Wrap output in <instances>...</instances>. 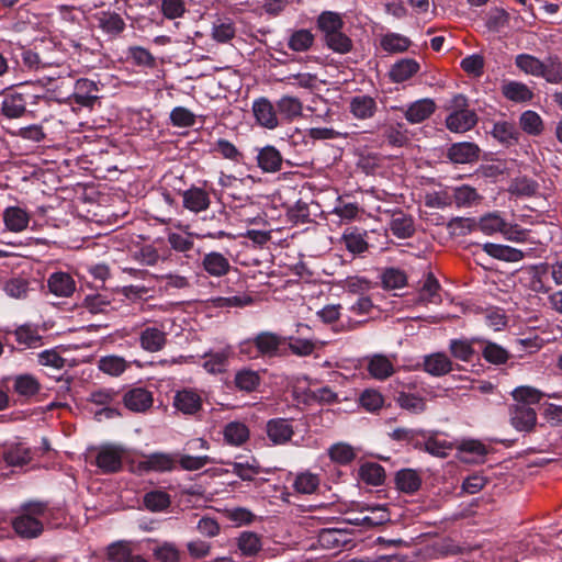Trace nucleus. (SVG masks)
I'll list each match as a JSON object with an SVG mask.
<instances>
[{
    "instance_id": "nucleus-64",
    "label": "nucleus",
    "mask_w": 562,
    "mask_h": 562,
    "mask_svg": "<svg viewBox=\"0 0 562 562\" xmlns=\"http://www.w3.org/2000/svg\"><path fill=\"white\" fill-rule=\"evenodd\" d=\"M328 454L334 462L346 465L356 458V452L350 445L335 443L329 450Z\"/></svg>"
},
{
    "instance_id": "nucleus-34",
    "label": "nucleus",
    "mask_w": 562,
    "mask_h": 562,
    "mask_svg": "<svg viewBox=\"0 0 562 562\" xmlns=\"http://www.w3.org/2000/svg\"><path fill=\"white\" fill-rule=\"evenodd\" d=\"M368 372L376 380H386L394 373L393 362L384 355H374L369 359Z\"/></svg>"
},
{
    "instance_id": "nucleus-36",
    "label": "nucleus",
    "mask_w": 562,
    "mask_h": 562,
    "mask_svg": "<svg viewBox=\"0 0 562 562\" xmlns=\"http://www.w3.org/2000/svg\"><path fill=\"white\" fill-rule=\"evenodd\" d=\"M15 340L24 348H38L43 345V337L38 328L33 325H21L14 330Z\"/></svg>"
},
{
    "instance_id": "nucleus-37",
    "label": "nucleus",
    "mask_w": 562,
    "mask_h": 562,
    "mask_svg": "<svg viewBox=\"0 0 562 562\" xmlns=\"http://www.w3.org/2000/svg\"><path fill=\"white\" fill-rule=\"evenodd\" d=\"M4 461L11 467H21L32 460L31 449L23 443H13L3 451Z\"/></svg>"
},
{
    "instance_id": "nucleus-16",
    "label": "nucleus",
    "mask_w": 562,
    "mask_h": 562,
    "mask_svg": "<svg viewBox=\"0 0 562 562\" xmlns=\"http://www.w3.org/2000/svg\"><path fill=\"white\" fill-rule=\"evenodd\" d=\"M202 268L211 277L222 278L229 273V259L218 251H210L202 258Z\"/></svg>"
},
{
    "instance_id": "nucleus-56",
    "label": "nucleus",
    "mask_w": 562,
    "mask_h": 562,
    "mask_svg": "<svg viewBox=\"0 0 562 562\" xmlns=\"http://www.w3.org/2000/svg\"><path fill=\"white\" fill-rule=\"evenodd\" d=\"M521 130L529 135H540L543 131V122L540 115L531 110L525 111L519 117Z\"/></svg>"
},
{
    "instance_id": "nucleus-10",
    "label": "nucleus",
    "mask_w": 562,
    "mask_h": 562,
    "mask_svg": "<svg viewBox=\"0 0 562 562\" xmlns=\"http://www.w3.org/2000/svg\"><path fill=\"white\" fill-rule=\"evenodd\" d=\"M123 403L131 412L145 413L153 406L154 396L148 389L134 386L124 393Z\"/></svg>"
},
{
    "instance_id": "nucleus-5",
    "label": "nucleus",
    "mask_w": 562,
    "mask_h": 562,
    "mask_svg": "<svg viewBox=\"0 0 562 562\" xmlns=\"http://www.w3.org/2000/svg\"><path fill=\"white\" fill-rule=\"evenodd\" d=\"M252 114L256 123L267 130H274L280 125V119L277 106L265 97L258 98L252 102Z\"/></svg>"
},
{
    "instance_id": "nucleus-46",
    "label": "nucleus",
    "mask_w": 562,
    "mask_h": 562,
    "mask_svg": "<svg viewBox=\"0 0 562 562\" xmlns=\"http://www.w3.org/2000/svg\"><path fill=\"white\" fill-rule=\"evenodd\" d=\"M231 465L232 473L243 481H252L261 472V467L255 457L249 458L245 462L235 461Z\"/></svg>"
},
{
    "instance_id": "nucleus-14",
    "label": "nucleus",
    "mask_w": 562,
    "mask_h": 562,
    "mask_svg": "<svg viewBox=\"0 0 562 562\" xmlns=\"http://www.w3.org/2000/svg\"><path fill=\"white\" fill-rule=\"evenodd\" d=\"M175 467L173 456L165 452L150 453L137 463V469L140 472H168L172 471Z\"/></svg>"
},
{
    "instance_id": "nucleus-58",
    "label": "nucleus",
    "mask_w": 562,
    "mask_h": 562,
    "mask_svg": "<svg viewBox=\"0 0 562 562\" xmlns=\"http://www.w3.org/2000/svg\"><path fill=\"white\" fill-rule=\"evenodd\" d=\"M82 304L92 314L108 313L112 308L108 295L101 293L86 295Z\"/></svg>"
},
{
    "instance_id": "nucleus-20",
    "label": "nucleus",
    "mask_w": 562,
    "mask_h": 562,
    "mask_svg": "<svg viewBox=\"0 0 562 562\" xmlns=\"http://www.w3.org/2000/svg\"><path fill=\"white\" fill-rule=\"evenodd\" d=\"M182 198L183 207L193 213L206 211L211 204L209 193L199 187H191L190 189L183 191Z\"/></svg>"
},
{
    "instance_id": "nucleus-29",
    "label": "nucleus",
    "mask_w": 562,
    "mask_h": 562,
    "mask_svg": "<svg viewBox=\"0 0 562 562\" xmlns=\"http://www.w3.org/2000/svg\"><path fill=\"white\" fill-rule=\"evenodd\" d=\"M276 106L281 120L286 122L294 121L295 119L302 116L303 113V103L299 98L293 95L281 97L277 101Z\"/></svg>"
},
{
    "instance_id": "nucleus-26",
    "label": "nucleus",
    "mask_w": 562,
    "mask_h": 562,
    "mask_svg": "<svg viewBox=\"0 0 562 562\" xmlns=\"http://www.w3.org/2000/svg\"><path fill=\"white\" fill-rule=\"evenodd\" d=\"M474 341H477V345H480L482 356L488 363L502 366L508 361L509 352L496 342L482 338H475Z\"/></svg>"
},
{
    "instance_id": "nucleus-38",
    "label": "nucleus",
    "mask_w": 562,
    "mask_h": 562,
    "mask_svg": "<svg viewBox=\"0 0 562 562\" xmlns=\"http://www.w3.org/2000/svg\"><path fill=\"white\" fill-rule=\"evenodd\" d=\"M425 371L435 376H441L452 370V362L445 353H434L425 357Z\"/></svg>"
},
{
    "instance_id": "nucleus-54",
    "label": "nucleus",
    "mask_w": 562,
    "mask_h": 562,
    "mask_svg": "<svg viewBox=\"0 0 562 562\" xmlns=\"http://www.w3.org/2000/svg\"><path fill=\"white\" fill-rule=\"evenodd\" d=\"M313 43L314 35L311 33V31L305 29L294 31L288 40L289 48L299 53L308 50Z\"/></svg>"
},
{
    "instance_id": "nucleus-15",
    "label": "nucleus",
    "mask_w": 562,
    "mask_h": 562,
    "mask_svg": "<svg viewBox=\"0 0 562 562\" xmlns=\"http://www.w3.org/2000/svg\"><path fill=\"white\" fill-rule=\"evenodd\" d=\"M255 337L261 358H274L281 355L280 349L285 344V337L272 331H260Z\"/></svg>"
},
{
    "instance_id": "nucleus-1",
    "label": "nucleus",
    "mask_w": 562,
    "mask_h": 562,
    "mask_svg": "<svg viewBox=\"0 0 562 562\" xmlns=\"http://www.w3.org/2000/svg\"><path fill=\"white\" fill-rule=\"evenodd\" d=\"M47 516V503L27 502L21 506L20 514L13 518L12 527L21 538H36L43 532V521Z\"/></svg>"
},
{
    "instance_id": "nucleus-51",
    "label": "nucleus",
    "mask_w": 562,
    "mask_h": 562,
    "mask_svg": "<svg viewBox=\"0 0 562 562\" xmlns=\"http://www.w3.org/2000/svg\"><path fill=\"white\" fill-rule=\"evenodd\" d=\"M475 338L468 339H452L449 345L451 355L461 361H470L475 353L474 341Z\"/></svg>"
},
{
    "instance_id": "nucleus-49",
    "label": "nucleus",
    "mask_w": 562,
    "mask_h": 562,
    "mask_svg": "<svg viewBox=\"0 0 562 562\" xmlns=\"http://www.w3.org/2000/svg\"><path fill=\"white\" fill-rule=\"evenodd\" d=\"M289 350L292 355L297 357H308L317 348V342L314 339L301 338L295 336L285 337Z\"/></svg>"
},
{
    "instance_id": "nucleus-40",
    "label": "nucleus",
    "mask_w": 562,
    "mask_h": 562,
    "mask_svg": "<svg viewBox=\"0 0 562 562\" xmlns=\"http://www.w3.org/2000/svg\"><path fill=\"white\" fill-rule=\"evenodd\" d=\"M412 42L408 37L398 33H387L380 40L381 48L389 54H398L406 52Z\"/></svg>"
},
{
    "instance_id": "nucleus-24",
    "label": "nucleus",
    "mask_w": 562,
    "mask_h": 562,
    "mask_svg": "<svg viewBox=\"0 0 562 562\" xmlns=\"http://www.w3.org/2000/svg\"><path fill=\"white\" fill-rule=\"evenodd\" d=\"M376 110V101L370 95H355L349 102V111L358 120L371 119Z\"/></svg>"
},
{
    "instance_id": "nucleus-57",
    "label": "nucleus",
    "mask_w": 562,
    "mask_h": 562,
    "mask_svg": "<svg viewBox=\"0 0 562 562\" xmlns=\"http://www.w3.org/2000/svg\"><path fill=\"white\" fill-rule=\"evenodd\" d=\"M143 503L150 512H161L170 506V496L164 491H151L144 495Z\"/></svg>"
},
{
    "instance_id": "nucleus-22",
    "label": "nucleus",
    "mask_w": 562,
    "mask_h": 562,
    "mask_svg": "<svg viewBox=\"0 0 562 562\" xmlns=\"http://www.w3.org/2000/svg\"><path fill=\"white\" fill-rule=\"evenodd\" d=\"M435 110L436 104L431 99H420L406 108L404 116L411 124H418L427 120Z\"/></svg>"
},
{
    "instance_id": "nucleus-4",
    "label": "nucleus",
    "mask_w": 562,
    "mask_h": 562,
    "mask_svg": "<svg viewBox=\"0 0 562 562\" xmlns=\"http://www.w3.org/2000/svg\"><path fill=\"white\" fill-rule=\"evenodd\" d=\"M139 346L147 352H158L167 345V333L165 326L159 323L146 322L142 325L139 336Z\"/></svg>"
},
{
    "instance_id": "nucleus-61",
    "label": "nucleus",
    "mask_w": 562,
    "mask_h": 562,
    "mask_svg": "<svg viewBox=\"0 0 562 562\" xmlns=\"http://www.w3.org/2000/svg\"><path fill=\"white\" fill-rule=\"evenodd\" d=\"M509 13L503 8H493L486 16V27L492 32H499L509 24Z\"/></svg>"
},
{
    "instance_id": "nucleus-50",
    "label": "nucleus",
    "mask_w": 562,
    "mask_h": 562,
    "mask_svg": "<svg viewBox=\"0 0 562 562\" xmlns=\"http://www.w3.org/2000/svg\"><path fill=\"white\" fill-rule=\"evenodd\" d=\"M321 479L317 474L308 471L299 473L293 482V488L300 494H313L317 491Z\"/></svg>"
},
{
    "instance_id": "nucleus-18",
    "label": "nucleus",
    "mask_w": 562,
    "mask_h": 562,
    "mask_svg": "<svg viewBox=\"0 0 562 562\" xmlns=\"http://www.w3.org/2000/svg\"><path fill=\"white\" fill-rule=\"evenodd\" d=\"M47 286L52 294L59 297H69L76 291L74 278L63 271L52 273L47 279Z\"/></svg>"
},
{
    "instance_id": "nucleus-19",
    "label": "nucleus",
    "mask_w": 562,
    "mask_h": 562,
    "mask_svg": "<svg viewBox=\"0 0 562 562\" xmlns=\"http://www.w3.org/2000/svg\"><path fill=\"white\" fill-rule=\"evenodd\" d=\"M5 228L12 233L25 231L30 224V213L20 206H8L2 213Z\"/></svg>"
},
{
    "instance_id": "nucleus-2",
    "label": "nucleus",
    "mask_w": 562,
    "mask_h": 562,
    "mask_svg": "<svg viewBox=\"0 0 562 562\" xmlns=\"http://www.w3.org/2000/svg\"><path fill=\"white\" fill-rule=\"evenodd\" d=\"M453 105L459 109L447 116V128L453 133H464L472 130L477 123V115L473 110L463 109L467 105V98L461 94L456 95Z\"/></svg>"
},
{
    "instance_id": "nucleus-52",
    "label": "nucleus",
    "mask_w": 562,
    "mask_h": 562,
    "mask_svg": "<svg viewBox=\"0 0 562 562\" xmlns=\"http://www.w3.org/2000/svg\"><path fill=\"white\" fill-rule=\"evenodd\" d=\"M492 134L496 139L506 145L516 143L519 136L515 124L506 121L496 122L493 126Z\"/></svg>"
},
{
    "instance_id": "nucleus-47",
    "label": "nucleus",
    "mask_w": 562,
    "mask_h": 562,
    "mask_svg": "<svg viewBox=\"0 0 562 562\" xmlns=\"http://www.w3.org/2000/svg\"><path fill=\"white\" fill-rule=\"evenodd\" d=\"M395 402L401 408L412 414H420L426 409L425 398L413 393L398 392Z\"/></svg>"
},
{
    "instance_id": "nucleus-12",
    "label": "nucleus",
    "mask_w": 562,
    "mask_h": 562,
    "mask_svg": "<svg viewBox=\"0 0 562 562\" xmlns=\"http://www.w3.org/2000/svg\"><path fill=\"white\" fill-rule=\"evenodd\" d=\"M99 88L93 80L81 78L76 81L72 94L69 97L71 103L79 106L92 108L99 99Z\"/></svg>"
},
{
    "instance_id": "nucleus-7",
    "label": "nucleus",
    "mask_w": 562,
    "mask_h": 562,
    "mask_svg": "<svg viewBox=\"0 0 562 562\" xmlns=\"http://www.w3.org/2000/svg\"><path fill=\"white\" fill-rule=\"evenodd\" d=\"M234 350L231 345H225L217 350H209L203 356V369L211 374H221L227 370L229 359L233 357Z\"/></svg>"
},
{
    "instance_id": "nucleus-17",
    "label": "nucleus",
    "mask_w": 562,
    "mask_h": 562,
    "mask_svg": "<svg viewBox=\"0 0 562 562\" xmlns=\"http://www.w3.org/2000/svg\"><path fill=\"white\" fill-rule=\"evenodd\" d=\"M173 406L186 415H194L202 408V397L191 389H183L176 393Z\"/></svg>"
},
{
    "instance_id": "nucleus-48",
    "label": "nucleus",
    "mask_w": 562,
    "mask_h": 562,
    "mask_svg": "<svg viewBox=\"0 0 562 562\" xmlns=\"http://www.w3.org/2000/svg\"><path fill=\"white\" fill-rule=\"evenodd\" d=\"M440 284L432 273H428L423 286L419 290V301L426 304H438L441 302L439 294Z\"/></svg>"
},
{
    "instance_id": "nucleus-55",
    "label": "nucleus",
    "mask_w": 562,
    "mask_h": 562,
    "mask_svg": "<svg viewBox=\"0 0 562 562\" xmlns=\"http://www.w3.org/2000/svg\"><path fill=\"white\" fill-rule=\"evenodd\" d=\"M513 398L516 404L530 406L531 404H538L543 397V393L532 386H518L512 392Z\"/></svg>"
},
{
    "instance_id": "nucleus-8",
    "label": "nucleus",
    "mask_w": 562,
    "mask_h": 562,
    "mask_svg": "<svg viewBox=\"0 0 562 562\" xmlns=\"http://www.w3.org/2000/svg\"><path fill=\"white\" fill-rule=\"evenodd\" d=\"M30 98H40L30 93L11 91L4 93L1 100V113L8 119H19L26 113Z\"/></svg>"
},
{
    "instance_id": "nucleus-23",
    "label": "nucleus",
    "mask_w": 562,
    "mask_h": 562,
    "mask_svg": "<svg viewBox=\"0 0 562 562\" xmlns=\"http://www.w3.org/2000/svg\"><path fill=\"white\" fill-rule=\"evenodd\" d=\"M98 26L110 36H119L125 30V21L113 11H102L95 15Z\"/></svg>"
},
{
    "instance_id": "nucleus-21",
    "label": "nucleus",
    "mask_w": 562,
    "mask_h": 562,
    "mask_svg": "<svg viewBox=\"0 0 562 562\" xmlns=\"http://www.w3.org/2000/svg\"><path fill=\"white\" fill-rule=\"evenodd\" d=\"M283 157L272 145L262 147L257 155L258 167L263 172H278L282 168Z\"/></svg>"
},
{
    "instance_id": "nucleus-32",
    "label": "nucleus",
    "mask_w": 562,
    "mask_h": 562,
    "mask_svg": "<svg viewBox=\"0 0 562 562\" xmlns=\"http://www.w3.org/2000/svg\"><path fill=\"white\" fill-rule=\"evenodd\" d=\"M479 147L473 143H457L448 150V157L454 164H469L479 158Z\"/></svg>"
},
{
    "instance_id": "nucleus-33",
    "label": "nucleus",
    "mask_w": 562,
    "mask_h": 562,
    "mask_svg": "<svg viewBox=\"0 0 562 562\" xmlns=\"http://www.w3.org/2000/svg\"><path fill=\"white\" fill-rule=\"evenodd\" d=\"M483 249L491 257L507 262H517L524 259L525 257L524 251H521L520 249L506 245L486 243L483 246Z\"/></svg>"
},
{
    "instance_id": "nucleus-3",
    "label": "nucleus",
    "mask_w": 562,
    "mask_h": 562,
    "mask_svg": "<svg viewBox=\"0 0 562 562\" xmlns=\"http://www.w3.org/2000/svg\"><path fill=\"white\" fill-rule=\"evenodd\" d=\"M505 220L497 213H488L475 222L471 218L457 217L450 223V226L467 228L469 231H481L486 235H493L495 233H502L504 229Z\"/></svg>"
},
{
    "instance_id": "nucleus-45",
    "label": "nucleus",
    "mask_w": 562,
    "mask_h": 562,
    "mask_svg": "<svg viewBox=\"0 0 562 562\" xmlns=\"http://www.w3.org/2000/svg\"><path fill=\"white\" fill-rule=\"evenodd\" d=\"M236 34L235 23L229 18H218L212 26V38L217 43H227Z\"/></svg>"
},
{
    "instance_id": "nucleus-42",
    "label": "nucleus",
    "mask_w": 562,
    "mask_h": 562,
    "mask_svg": "<svg viewBox=\"0 0 562 562\" xmlns=\"http://www.w3.org/2000/svg\"><path fill=\"white\" fill-rule=\"evenodd\" d=\"M359 476L364 483L372 486H379L385 481V471L379 463L367 462L360 467Z\"/></svg>"
},
{
    "instance_id": "nucleus-44",
    "label": "nucleus",
    "mask_w": 562,
    "mask_h": 562,
    "mask_svg": "<svg viewBox=\"0 0 562 562\" xmlns=\"http://www.w3.org/2000/svg\"><path fill=\"white\" fill-rule=\"evenodd\" d=\"M504 97L514 102H527L533 97L529 87L519 81H510L502 87Z\"/></svg>"
},
{
    "instance_id": "nucleus-62",
    "label": "nucleus",
    "mask_w": 562,
    "mask_h": 562,
    "mask_svg": "<svg viewBox=\"0 0 562 562\" xmlns=\"http://www.w3.org/2000/svg\"><path fill=\"white\" fill-rule=\"evenodd\" d=\"M324 41L328 48L338 54H347L352 49L353 46L351 38L346 35L342 30L331 34Z\"/></svg>"
},
{
    "instance_id": "nucleus-41",
    "label": "nucleus",
    "mask_w": 562,
    "mask_h": 562,
    "mask_svg": "<svg viewBox=\"0 0 562 562\" xmlns=\"http://www.w3.org/2000/svg\"><path fill=\"white\" fill-rule=\"evenodd\" d=\"M395 483L400 491L413 494L419 490L422 479L415 470L405 469L397 472Z\"/></svg>"
},
{
    "instance_id": "nucleus-25",
    "label": "nucleus",
    "mask_w": 562,
    "mask_h": 562,
    "mask_svg": "<svg viewBox=\"0 0 562 562\" xmlns=\"http://www.w3.org/2000/svg\"><path fill=\"white\" fill-rule=\"evenodd\" d=\"M420 69V65L413 58H403L396 61L390 69V79L395 83L407 81Z\"/></svg>"
},
{
    "instance_id": "nucleus-9",
    "label": "nucleus",
    "mask_w": 562,
    "mask_h": 562,
    "mask_svg": "<svg viewBox=\"0 0 562 562\" xmlns=\"http://www.w3.org/2000/svg\"><path fill=\"white\" fill-rule=\"evenodd\" d=\"M509 422L516 430L531 432L537 425V413L530 406L513 404L509 406Z\"/></svg>"
},
{
    "instance_id": "nucleus-43",
    "label": "nucleus",
    "mask_w": 562,
    "mask_h": 562,
    "mask_svg": "<svg viewBox=\"0 0 562 562\" xmlns=\"http://www.w3.org/2000/svg\"><path fill=\"white\" fill-rule=\"evenodd\" d=\"M98 368L108 375L120 376L128 368V362L120 356H104L98 361Z\"/></svg>"
},
{
    "instance_id": "nucleus-59",
    "label": "nucleus",
    "mask_w": 562,
    "mask_h": 562,
    "mask_svg": "<svg viewBox=\"0 0 562 562\" xmlns=\"http://www.w3.org/2000/svg\"><path fill=\"white\" fill-rule=\"evenodd\" d=\"M538 77L544 78L550 83L562 82V63L557 57H550L542 63L541 74Z\"/></svg>"
},
{
    "instance_id": "nucleus-6",
    "label": "nucleus",
    "mask_w": 562,
    "mask_h": 562,
    "mask_svg": "<svg viewBox=\"0 0 562 562\" xmlns=\"http://www.w3.org/2000/svg\"><path fill=\"white\" fill-rule=\"evenodd\" d=\"M124 450L115 446H102L95 456V465L102 473H115L122 469Z\"/></svg>"
},
{
    "instance_id": "nucleus-27",
    "label": "nucleus",
    "mask_w": 562,
    "mask_h": 562,
    "mask_svg": "<svg viewBox=\"0 0 562 562\" xmlns=\"http://www.w3.org/2000/svg\"><path fill=\"white\" fill-rule=\"evenodd\" d=\"M236 546L241 557L254 558L262 549L261 537L254 531H243L236 538Z\"/></svg>"
},
{
    "instance_id": "nucleus-13",
    "label": "nucleus",
    "mask_w": 562,
    "mask_h": 562,
    "mask_svg": "<svg viewBox=\"0 0 562 562\" xmlns=\"http://www.w3.org/2000/svg\"><path fill=\"white\" fill-rule=\"evenodd\" d=\"M266 432L269 440L276 445L281 446L288 443L294 436V428L291 419L288 418H272L267 422Z\"/></svg>"
},
{
    "instance_id": "nucleus-30",
    "label": "nucleus",
    "mask_w": 562,
    "mask_h": 562,
    "mask_svg": "<svg viewBox=\"0 0 562 562\" xmlns=\"http://www.w3.org/2000/svg\"><path fill=\"white\" fill-rule=\"evenodd\" d=\"M390 229L397 238H409L415 233L414 220L403 211H395L392 214Z\"/></svg>"
},
{
    "instance_id": "nucleus-28",
    "label": "nucleus",
    "mask_w": 562,
    "mask_h": 562,
    "mask_svg": "<svg viewBox=\"0 0 562 562\" xmlns=\"http://www.w3.org/2000/svg\"><path fill=\"white\" fill-rule=\"evenodd\" d=\"M57 69L52 75H47L48 79H53L56 77H63L64 75L69 72V67L64 63V55L57 50L53 49L50 52L43 50L42 52V63H41V71L48 69Z\"/></svg>"
},
{
    "instance_id": "nucleus-60",
    "label": "nucleus",
    "mask_w": 562,
    "mask_h": 562,
    "mask_svg": "<svg viewBox=\"0 0 562 562\" xmlns=\"http://www.w3.org/2000/svg\"><path fill=\"white\" fill-rule=\"evenodd\" d=\"M212 151L218 154L222 158L232 160L234 162H240L243 159V154L238 150V148L225 138L217 139L214 143Z\"/></svg>"
},
{
    "instance_id": "nucleus-39",
    "label": "nucleus",
    "mask_w": 562,
    "mask_h": 562,
    "mask_svg": "<svg viewBox=\"0 0 562 562\" xmlns=\"http://www.w3.org/2000/svg\"><path fill=\"white\" fill-rule=\"evenodd\" d=\"M260 374L251 369H240L235 373L234 384L237 390L251 393L260 385Z\"/></svg>"
},
{
    "instance_id": "nucleus-35",
    "label": "nucleus",
    "mask_w": 562,
    "mask_h": 562,
    "mask_svg": "<svg viewBox=\"0 0 562 562\" xmlns=\"http://www.w3.org/2000/svg\"><path fill=\"white\" fill-rule=\"evenodd\" d=\"M344 25L345 22L337 12L324 11L317 18V27L322 32L324 40L342 30Z\"/></svg>"
},
{
    "instance_id": "nucleus-31",
    "label": "nucleus",
    "mask_w": 562,
    "mask_h": 562,
    "mask_svg": "<svg viewBox=\"0 0 562 562\" xmlns=\"http://www.w3.org/2000/svg\"><path fill=\"white\" fill-rule=\"evenodd\" d=\"M224 441L234 447H240L250 437L249 428L241 422H229L223 429Z\"/></svg>"
},
{
    "instance_id": "nucleus-11",
    "label": "nucleus",
    "mask_w": 562,
    "mask_h": 562,
    "mask_svg": "<svg viewBox=\"0 0 562 562\" xmlns=\"http://www.w3.org/2000/svg\"><path fill=\"white\" fill-rule=\"evenodd\" d=\"M340 241L353 256H362L370 248L368 232L359 227L346 228Z\"/></svg>"
},
{
    "instance_id": "nucleus-63",
    "label": "nucleus",
    "mask_w": 562,
    "mask_h": 562,
    "mask_svg": "<svg viewBox=\"0 0 562 562\" xmlns=\"http://www.w3.org/2000/svg\"><path fill=\"white\" fill-rule=\"evenodd\" d=\"M14 391L19 395L30 397L38 393L40 383L32 375H19L14 380Z\"/></svg>"
},
{
    "instance_id": "nucleus-53",
    "label": "nucleus",
    "mask_w": 562,
    "mask_h": 562,
    "mask_svg": "<svg viewBox=\"0 0 562 562\" xmlns=\"http://www.w3.org/2000/svg\"><path fill=\"white\" fill-rule=\"evenodd\" d=\"M3 291L12 299L24 300L29 295L30 283L24 278L14 277L4 282Z\"/></svg>"
}]
</instances>
